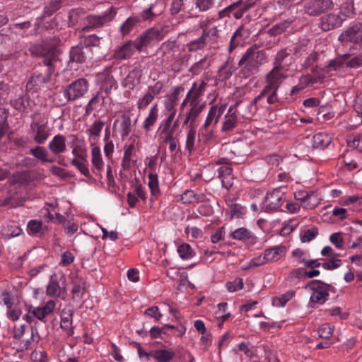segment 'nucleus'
<instances>
[{
    "label": "nucleus",
    "mask_w": 362,
    "mask_h": 362,
    "mask_svg": "<svg viewBox=\"0 0 362 362\" xmlns=\"http://www.w3.org/2000/svg\"><path fill=\"white\" fill-rule=\"evenodd\" d=\"M207 33L206 29L202 32V35L197 39L193 40L186 45L188 51L190 52H196L203 49L207 44Z\"/></svg>",
    "instance_id": "25"
},
{
    "label": "nucleus",
    "mask_w": 362,
    "mask_h": 362,
    "mask_svg": "<svg viewBox=\"0 0 362 362\" xmlns=\"http://www.w3.org/2000/svg\"><path fill=\"white\" fill-rule=\"evenodd\" d=\"M52 276L46 288L47 296L52 298H65L66 290L64 287H61L59 282L52 279Z\"/></svg>",
    "instance_id": "20"
},
{
    "label": "nucleus",
    "mask_w": 362,
    "mask_h": 362,
    "mask_svg": "<svg viewBox=\"0 0 362 362\" xmlns=\"http://www.w3.org/2000/svg\"><path fill=\"white\" fill-rule=\"evenodd\" d=\"M334 4L332 0H313L307 3L304 8L309 16H317L332 9Z\"/></svg>",
    "instance_id": "7"
},
{
    "label": "nucleus",
    "mask_w": 362,
    "mask_h": 362,
    "mask_svg": "<svg viewBox=\"0 0 362 362\" xmlns=\"http://www.w3.org/2000/svg\"><path fill=\"white\" fill-rule=\"evenodd\" d=\"M318 235V229L313 226L305 231L300 236V240L303 243H308L313 240Z\"/></svg>",
    "instance_id": "61"
},
{
    "label": "nucleus",
    "mask_w": 362,
    "mask_h": 362,
    "mask_svg": "<svg viewBox=\"0 0 362 362\" xmlns=\"http://www.w3.org/2000/svg\"><path fill=\"white\" fill-rule=\"evenodd\" d=\"M135 49L134 42L129 40L115 49L112 57L119 60L129 59L134 54Z\"/></svg>",
    "instance_id": "14"
},
{
    "label": "nucleus",
    "mask_w": 362,
    "mask_h": 362,
    "mask_svg": "<svg viewBox=\"0 0 362 362\" xmlns=\"http://www.w3.org/2000/svg\"><path fill=\"white\" fill-rule=\"evenodd\" d=\"M231 236L235 240L245 241L252 238V233L248 229L243 227L234 230L231 233Z\"/></svg>",
    "instance_id": "42"
},
{
    "label": "nucleus",
    "mask_w": 362,
    "mask_h": 362,
    "mask_svg": "<svg viewBox=\"0 0 362 362\" xmlns=\"http://www.w3.org/2000/svg\"><path fill=\"white\" fill-rule=\"evenodd\" d=\"M70 59L73 62L83 64L87 59L93 57V52L83 46L73 47L70 51Z\"/></svg>",
    "instance_id": "13"
},
{
    "label": "nucleus",
    "mask_w": 362,
    "mask_h": 362,
    "mask_svg": "<svg viewBox=\"0 0 362 362\" xmlns=\"http://www.w3.org/2000/svg\"><path fill=\"white\" fill-rule=\"evenodd\" d=\"M158 52L162 56L164 61L172 64L173 60L180 53V48L176 41L168 40L161 45Z\"/></svg>",
    "instance_id": "9"
},
{
    "label": "nucleus",
    "mask_w": 362,
    "mask_h": 362,
    "mask_svg": "<svg viewBox=\"0 0 362 362\" xmlns=\"http://www.w3.org/2000/svg\"><path fill=\"white\" fill-rule=\"evenodd\" d=\"M329 241L333 244L337 249L344 248V239L341 233L337 232L334 233L329 236Z\"/></svg>",
    "instance_id": "62"
},
{
    "label": "nucleus",
    "mask_w": 362,
    "mask_h": 362,
    "mask_svg": "<svg viewBox=\"0 0 362 362\" xmlns=\"http://www.w3.org/2000/svg\"><path fill=\"white\" fill-rule=\"evenodd\" d=\"M0 303H4L7 308L14 305V296L8 290H4L0 295Z\"/></svg>",
    "instance_id": "46"
},
{
    "label": "nucleus",
    "mask_w": 362,
    "mask_h": 362,
    "mask_svg": "<svg viewBox=\"0 0 362 362\" xmlns=\"http://www.w3.org/2000/svg\"><path fill=\"white\" fill-rule=\"evenodd\" d=\"M214 0H196V7L201 12L209 11L214 5Z\"/></svg>",
    "instance_id": "64"
},
{
    "label": "nucleus",
    "mask_w": 362,
    "mask_h": 362,
    "mask_svg": "<svg viewBox=\"0 0 362 362\" xmlns=\"http://www.w3.org/2000/svg\"><path fill=\"white\" fill-rule=\"evenodd\" d=\"M208 66L206 57L201 59L199 62L194 63L189 69V71L193 75L199 74L204 69Z\"/></svg>",
    "instance_id": "51"
},
{
    "label": "nucleus",
    "mask_w": 362,
    "mask_h": 362,
    "mask_svg": "<svg viewBox=\"0 0 362 362\" xmlns=\"http://www.w3.org/2000/svg\"><path fill=\"white\" fill-rule=\"evenodd\" d=\"M100 45V38L95 35H90L84 37L83 47L93 50V47H99Z\"/></svg>",
    "instance_id": "47"
},
{
    "label": "nucleus",
    "mask_w": 362,
    "mask_h": 362,
    "mask_svg": "<svg viewBox=\"0 0 362 362\" xmlns=\"http://www.w3.org/2000/svg\"><path fill=\"white\" fill-rule=\"evenodd\" d=\"M218 177L221 179L222 186L226 189L232 187L233 183L228 180L231 179L232 168L228 166H222L218 170Z\"/></svg>",
    "instance_id": "34"
},
{
    "label": "nucleus",
    "mask_w": 362,
    "mask_h": 362,
    "mask_svg": "<svg viewBox=\"0 0 362 362\" xmlns=\"http://www.w3.org/2000/svg\"><path fill=\"white\" fill-rule=\"evenodd\" d=\"M14 44V37L13 33H3L0 31V49H7L12 47Z\"/></svg>",
    "instance_id": "45"
},
{
    "label": "nucleus",
    "mask_w": 362,
    "mask_h": 362,
    "mask_svg": "<svg viewBox=\"0 0 362 362\" xmlns=\"http://www.w3.org/2000/svg\"><path fill=\"white\" fill-rule=\"evenodd\" d=\"M141 76L136 70H132L124 78L123 85L129 89H133L136 85L139 83Z\"/></svg>",
    "instance_id": "38"
},
{
    "label": "nucleus",
    "mask_w": 362,
    "mask_h": 362,
    "mask_svg": "<svg viewBox=\"0 0 362 362\" xmlns=\"http://www.w3.org/2000/svg\"><path fill=\"white\" fill-rule=\"evenodd\" d=\"M294 197L296 199L302 202L303 206L304 207L308 199H313L315 198V193L313 191L308 192L304 190H299L295 192Z\"/></svg>",
    "instance_id": "55"
},
{
    "label": "nucleus",
    "mask_w": 362,
    "mask_h": 362,
    "mask_svg": "<svg viewBox=\"0 0 362 362\" xmlns=\"http://www.w3.org/2000/svg\"><path fill=\"white\" fill-rule=\"evenodd\" d=\"M206 86V83L204 81H201L199 84L194 83L192 87L187 95L186 99L182 103V106L185 105L187 100L192 102H199L198 98L204 94Z\"/></svg>",
    "instance_id": "18"
},
{
    "label": "nucleus",
    "mask_w": 362,
    "mask_h": 362,
    "mask_svg": "<svg viewBox=\"0 0 362 362\" xmlns=\"http://www.w3.org/2000/svg\"><path fill=\"white\" fill-rule=\"evenodd\" d=\"M115 8L111 7L108 11L100 16H89L88 21L92 28L103 26L105 23L111 21L116 15Z\"/></svg>",
    "instance_id": "15"
},
{
    "label": "nucleus",
    "mask_w": 362,
    "mask_h": 362,
    "mask_svg": "<svg viewBox=\"0 0 362 362\" xmlns=\"http://www.w3.org/2000/svg\"><path fill=\"white\" fill-rule=\"evenodd\" d=\"M158 117V110L157 105H155L151 107L149 113L144 122L143 129L146 132H149L157 121Z\"/></svg>",
    "instance_id": "35"
},
{
    "label": "nucleus",
    "mask_w": 362,
    "mask_h": 362,
    "mask_svg": "<svg viewBox=\"0 0 362 362\" xmlns=\"http://www.w3.org/2000/svg\"><path fill=\"white\" fill-rule=\"evenodd\" d=\"M260 102V96L255 97L250 103H248L242 110L243 117L245 119L251 118L259 109L258 103Z\"/></svg>",
    "instance_id": "36"
},
{
    "label": "nucleus",
    "mask_w": 362,
    "mask_h": 362,
    "mask_svg": "<svg viewBox=\"0 0 362 362\" xmlns=\"http://www.w3.org/2000/svg\"><path fill=\"white\" fill-rule=\"evenodd\" d=\"M62 6L61 0L51 1L44 8V15L50 16L58 11Z\"/></svg>",
    "instance_id": "48"
},
{
    "label": "nucleus",
    "mask_w": 362,
    "mask_h": 362,
    "mask_svg": "<svg viewBox=\"0 0 362 362\" xmlns=\"http://www.w3.org/2000/svg\"><path fill=\"white\" fill-rule=\"evenodd\" d=\"M177 252L180 257L184 259H189L195 255L191 246L187 243L180 245L177 248Z\"/></svg>",
    "instance_id": "43"
},
{
    "label": "nucleus",
    "mask_w": 362,
    "mask_h": 362,
    "mask_svg": "<svg viewBox=\"0 0 362 362\" xmlns=\"http://www.w3.org/2000/svg\"><path fill=\"white\" fill-rule=\"evenodd\" d=\"M266 60V52L257 47H250L242 55L238 62L241 68L240 74L244 78H248L259 72V67L264 64Z\"/></svg>",
    "instance_id": "2"
},
{
    "label": "nucleus",
    "mask_w": 362,
    "mask_h": 362,
    "mask_svg": "<svg viewBox=\"0 0 362 362\" xmlns=\"http://www.w3.org/2000/svg\"><path fill=\"white\" fill-rule=\"evenodd\" d=\"M242 103L241 100H238L234 105L229 107L227 114L224 117L221 130L227 132L232 131L238 124V117L235 108Z\"/></svg>",
    "instance_id": "12"
},
{
    "label": "nucleus",
    "mask_w": 362,
    "mask_h": 362,
    "mask_svg": "<svg viewBox=\"0 0 362 362\" xmlns=\"http://www.w3.org/2000/svg\"><path fill=\"white\" fill-rule=\"evenodd\" d=\"M148 187L151 189V192L152 195H157L159 194V185H158V178L156 174L150 173L148 175Z\"/></svg>",
    "instance_id": "54"
},
{
    "label": "nucleus",
    "mask_w": 362,
    "mask_h": 362,
    "mask_svg": "<svg viewBox=\"0 0 362 362\" xmlns=\"http://www.w3.org/2000/svg\"><path fill=\"white\" fill-rule=\"evenodd\" d=\"M341 42L362 43V23H356L343 31L339 37Z\"/></svg>",
    "instance_id": "8"
},
{
    "label": "nucleus",
    "mask_w": 362,
    "mask_h": 362,
    "mask_svg": "<svg viewBox=\"0 0 362 362\" xmlns=\"http://www.w3.org/2000/svg\"><path fill=\"white\" fill-rule=\"evenodd\" d=\"M190 59L191 55L189 54H181L180 52L172 62V69L175 71H180L182 66H187Z\"/></svg>",
    "instance_id": "40"
},
{
    "label": "nucleus",
    "mask_w": 362,
    "mask_h": 362,
    "mask_svg": "<svg viewBox=\"0 0 362 362\" xmlns=\"http://www.w3.org/2000/svg\"><path fill=\"white\" fill-rule=\"evenodd\" d=\"M88 87L89 83L86 78H78L63 89V96L66 103L75 101L83 97L88 92Z\"/></svg>",
    "instance_id": "4"
},
{
    "label": "nucleus",
    "mask_w": 362,
    "mask_h": 362,
    "mask_svg": "<svg viewBox=\"0 0 362 362\" xmlns=\"http://www.w3.org/2000/svg\"><path fill=\"white\" fill-rule=\"evenodd\" d=\"M30 134L33 139L37 144H43L49 136L47 122H45L40 113L31 115Z\"/></svg>",
    "instance_id": "3"
},
{
    "label": "nucleus",
    "mask_w": 362,
    "mask_h": 362,
    "mask_svg": "<svg viewBox=\"0 0 362 362\" xmlns=\"http://www.w3.org/2000/svg\"><path fill=\"white\" fill-rule=\"evenodd\" d=\"M255 5V2L252 1L251 0L245 1L239 0L230 4V8L233 17L235 19H240L243 16L245 12L254 7Z\"/></svg>",
    "instance_id": "16"
},
{
    "label": "nucleus",
    "mask_w": 362,
    "mask_h": 362,
    "mask_svg": "<svg viewBox=\"0 0 362 362\" xmlns=\"http://www.w3.org/2000/svg\"><path fill=\"white\" fill-rule=\"evenodd\" d=\"M59 42V38L50 37L30 47L33 54L42 57V64H39L27 83L28 90L36 92L50 81L51 76L54 72L55 64L59 61L60 52L57 47Z\"/></svg>",
    "instance_id": "1"
},
{
    "label": "nucleus",
    "mask_w": 362,
    "mask_h": 362,
    "mask_svg": "<svg viewBox=\"0 0 362 362\" xmlns=\"http://www.w3.org/2000/svg\"><path fill=\"white\" fill-rule=\"evenodd\" d=\"M294 294L295 292L293 291H289L279 297L274 298L272 300V304L276 306H284L286 303L293 298Z\"/></svg>",
    "instance_id": "49"
},
{
    "label": "nucleus",
    "mask_w": 362,
    "mask_h": 362,
    "mask_svg": "<svg viewBox=\"0 0 362 362\" xmlns=\"http://www.w3.org/2000/svg\"><path fill=\"white\" fill-rule=\"evenodd\" d=\"M200 195H197L192 190H187L181 195V200L184 204H190L199 202Z\"/></svg>",
    "instance_id": "60"
},
{
    "label": "nucleus",
    "mask_w": 362,
    "mask_h": 362,
    "mask_svg": "<svg viewBox=\"0 0 362 362\" xmlns=\"http://www.w3.org/2000/svg\"><path fill=\"white\" fill-rule=\"evenodd\" d=\"M168 30L165 28H152L143 33L134 42V47L137 50H141L144 47L147 46L152 40H161L165 36Z\"/></svg>",
    "instance_id": "5"
},
{
    "label": "nucleus",
    "mask_w": 362,
    "mask_h": 362,
    "mask_svg": "<svg viewBox=\"0 0 362 362\" xmlns=\"http://www.w3.org/2000/svg\"><path fill=\"white\" fill-rule=\"evenodd\" d=\"M234 72L233 67L229 64L228 60L226 61L218 71L219 76L222 79H228Z\"/></svg>",
    "instance_id": "53"
},
{
    "label": "nucleus",
    "mask_w": 362,
    "mask_h": 362,
    "mask_svg": "<svg viewBox=\"0 0 362 362\" xmlns=\"http://www.w3.org/2000/svg\"><path fill=\"white\" fill-rule=\"evenodd\" d=\"M225 106L218 107L217 105H213L211 107L205 122V127H211L218 123L220 117L223 113Z\"/></svg>",
    "instance_id": "22"
},
{
    "label": "nucleus",
    "mask_w": 362,
    "mask_h": 362,
    "mask_svg": "<svg viewBox=\"0 0 362 362\" xmlns=\"http://www.w3.org/2000/svg\"><path fill=\"white\" fill-rule=\"evenodd\" d=\"M199 141H202L204 144L209 143L214 137L213 129L210 127H205V124L200 129L199 132Z\"/></svg>",
    "instance_id": "44"
},
{
    "label": "nucleus",
    "mask_w": 362,
    "mask_h": 362,
    "mask_svg": "<svg viewBox=\"0 0 362 362\" xmlns=\"http://www.w3.org/2000/svg\"><path fill=\"white\" fill-rule=\"evenodd\" d=\"M319 77L313 76L310 74L302 76L299 79V83L304 88L308 87V86L315 83L318 81Z\"/></svg>",
    "instance_id": "63"
},
{
    "label": "nucleus",
    "mask_w": 362,
    "mask_h": 362,
    "mask_svg": "<svg viewBox=\"0 0 362 362\" xmlns=\"http://www.w3.org/2000/svg\"><path fill=\"white\" fill-rule=\"evenodd\" d=\"M286 71L279 68L274 67L266 75L265 79L267 85L264 87L267 88L279 89L284 79L286 78L284 74Z\"/></svg>",
    "instance_id": "10"
},
{
    "label": "nucleus",
    "mask_w": 362,
    "mask_h": 362,
    "mask_svg": "<svg viewBox=\"0 0 362 362\" xmlns=\"http://www.w3.org/2000/svg\"><path fill=\"white\" fill-rule=\"evenodd\" d=\"M134 144L132 143L129 145H125L124 146V156L122 162V168L124 170H129L131 167V161L132 158L134 156Z\"/></svg>",
    "instance_id": "32"
},
{
    "label": "nucleus",
    "mask_w": 362,
    "mask_h": 362,
    "mask_svg": "<svg viewBox=\"0 0 362 362\" xmlns=\"http://www.w3.org/2000/svg\"><path fill=\"white\" fill-rule=\"evenodd\" d=\"M103 126L104 122L101 120L94 122L90 128L88 129V135L90 137H98L101 133Z\"/></svg>",
    "instance_id": "57"
},
{
    "label": "nucleus",
    "mask_w": 362,
    "mask_h": 362,
    "mask_svg": "<svg viewBox=\"0 0 362 362\" xmlns=\"http://www.w3.org/2000/svg\"><path fill=\"white\" fill-rule=\"evenodd\" d=\"M21 315L22 310L18 305H13L11 308H7L6 316L13 322L18 320Z\"/></svg>",
    "instance_id": "59"
},
{
    "label": "nucleus",
    "mask_w": 362,
    "mask_h": 362,
    "mask_svg": "<svg viewBox=\"0 0 362 362\" xmlns=\"http://www.w3.org/2000/svg\"><path fill=\"white\" fill-rule=\"evenodd\" d=\"M344 21L345 18L341 16L329 13L320 18V27L323 31H329L340 27Z\"/></svg>",
    "instance_id": "11"
},
{
    "label": "nucleus",
    "mask_w": 362,
    "mask_h": 362,
    "mask_svg": "<svg viewBox=\"0 0 362 362\" xmlns=\"http://www.w3.org/2000/svg\"><path fill=\"white\" fill-rule=\"evenodd\" d=\"M119 125L120 135L122 138L127 136L131 132V119L129 115L123 114L121 116Z\"/></svg>",
    "instance_id": "41"
},
{
    "label": "nucleus",
    "mask_w": 362,
    "mask_h": 362,
    "mask_svg": "<svg viewBox=\"0 0 362 362\" xmlns=\"http://www.w3.org/2000/svg\"><path fill=\"white\" fill-rule=\"evenodd\" d=\"M151 356L158 362H169L175 356V353L170 350L158 349L151 351Z\"/></svg>",
    "instance_id": "33"
},
{
    "label": "nucleus",
    "mask_w": 362,
    "mask_h": 362,
    "mask_svg": "<svg viewBox=\"0 0 362 362\" xmlns=\"http://www.w3.org/2000/svg\"><path fill=\"white\" fill-rule=\"evenodd\" d=\"M91 157V162L93 167L98 171H102L104 168V162L103 160L100 149L99 147L95 146L92 148Z\"/></svg>",
    "instance_id": "37"
},
{
    "label": "nucleus",
    "mask_w": 362,
    "mask_h": 362,
    "mask_svg": "<svg viewBox=\"0 0 362 362\" xmlns=\"http://www.w3.org/2000/svg\"><path fill=\"white\" fill-rule=\"evenodd\" d=\"M191 109L185 118V124L187 123L189 121H190L191 124L194 122L197 117L199 115V114L203 111L204 108L205 107L204 103H200L199 102H192L189 101Z\"/></svg>",
    "instance_id": "29"
},
{
    "label": "nucleus",
    "mask_w": 362,
    "mask_h": 362,
    "mask_svg": "<svg viewBox=\"0 0 362 362\" xmlns=\"http://www.w3.org/2000/svg\"><path fill=\"white\" fill-rule=\"evenodd\" d=\"M332 141V137L327 133L320 132L313 137V147L314 148L323 149L329 146Z\"/></svg>",
    "instance_id": "28"
},
{
    "label": "nucleus",
    "mask_w": 362,
    "mask_h": 362,
    "mask_svg": "<svg viewBox=\"0 0 362 362\" xmlns=\"http://www.w3.org/2000/svg\"><path fill=\"white\" fill-rule=\"evenodd\" d=\"M308 286H310L313 291H329L333 288L330 285L319 280L312 281Z\"/></svg>",
    "instance_id": "52"
},
{
    "label": "nucleus",
    "mask_w": 362,
    "mask_h": 362,
    "mask_svg": "<svg viewBox=\"0 0 362 362\" xmlns=\"http://www.w3.org/2000/svg\"><path fill=\"white\" fill-rule=\"evenodd\" d=\"M284 201V192L279 189H274L273 191L267 193L262 209L266 212H273L278 210Z\"/></svg>",
    "instance_id": "6"
},
{
    "label": "nucleus",
    "mask_w": 362,
    "mask_h": 362,
    "mask_svg": "<svg viewBox=\"0 0 362 362\" xmlns=\"http://www.w3.org/2000/svg\"><path fill=\"white\" fill-rule=\"evenodd\" d=\"M71 164L73 166L76 167L80 171V173L82 175H83L85 177H90V173L89 169L85 163L81 162V160H79L76 158H74L71 160Z\"/></svg>",
    "instance_id": "56"
},
{
    "label": "nucleus",
    "mask_w": 362,
    "mask_h": 362,
    "mask_svg": "<svg viewBox=\"0 0 362 362\" xmlns=\"http://www.w3.org/2000/svg\"><path fill=\"white\" fill-rule=\"evenodd\" d=\"M277 90L278 89L267 88V87H264L257 96H260V101L262 98L267 96V103L270 105L274 104L279 100L277 97Z\"/></svg>",
    "instance_id": "39"
},
{
    "label": "nucleus",
    "mask_w": 362,
    "mask_h": 362,
    "mask_svg": "<svg viewBox=\"0 0 362 362\" xmlns=\"http://www.w3.org/2000/svg\"><path fill=\"white\" fill-rule=\"evenodd\" d=\"M105 96L106 95H104L102 92H98L95 96H93L85 107L86 115H90L93 110H97L105 102Z\"/></svg>",
    "instance_id": "27"
},
{
    "label": "nucleus",
    "mask_w": 362,
    "mask_h": 362,
    "mask_svg": "<svg viewBox=\"0 0 362 362\" xmlns=\"http://www.w3.org/2000/svg\"><path fill=\"white\" fill-rule=\"evenodd\" d=\"M11 105L20 112H27L30 107V97L27 94H21L10 101Z\"/></svg>",
    "instance_id": "23"
},
{
    "label": "nucleus",
    "mask_w": 362,
    "mask_h": 362,
    "mask_svg": "<svg viewBox=\"0 0 362 362\" xmlns=\"http://www.w3.org/2000/svg\"><path fill=\"white\" fill-rule=\"evenodd\" d=\"M292 57L286 49H280L274 58V67L287 71L292 63Z\"/></svg>",
    "instance_id": "19"
},
{
    "label": "nucleus",
    "mask_w": 362,
    "mask_h": 362,
    "mask_svg": "<svg viewBox=\"0 0 362 362\" xmlns=\"http://www.w3.org/2000/svg\"><path fill=\"white\" fill-rule=\"evenodd\" d=\"M139 21V20L135 17H129L126 21L121 25L120 30L123 35L130 33L133 29L134 26Z\"/></svg>",
    "instance_id": "50"
},
{
    "label": "nucleus",
    "mask_w": 362,
    "mask_h": 362,
    "mask_svg": "<svg viewBox=\"0 0 362 362\" xmlns=\"http://www.w3.org/2000/svg\"><path fill=\"white\" fill-rule=\"evenodd\" d=\"M29 153L44 163H52L55 160L54 158L49 157V152L42 146H37L30 148Z\"/></svg>",
    "instance_id": "26"
},
{
    "label": "nucleus",
    "mask_w": 362,
    "mask_h": 362,
    "mask_svg": "<svg viewBox=\"0 0 362 362\" xmlns=\"http://www.w3.org/2000/svg\"><path fill=\"white\" fill-rule=\"evenodd\" d=\"M163 11V4L161 1L151 4L148 8L144 10L141 14L142 20L151 21L160 15Z\"/></svg>",
    "instance_id": "21"
},
{
    "label": "nucleus",
    "mask_w": 362,
    "mask_h": 362,
    "mask_svg": "<svg viewBox=\"0 0 362 362\" xmlns=\"http://www.w3.org/2000/svg\"><path fill=\"white\" fill-rule=\"evenodd\" d=\"M285 252L286 247L279 245L265 250L264 255L267 262H276L281 258V254Z\"/></svg>",
    "instance_id": "31"
},
{
    "label": "nucleus",
    "mask_w": 362,
    "mask_h": 362,
    "mask_svg": "<svg viewBox=\"0 0 362 362\" xmlns=\"http://www.w3.org/2000/svg\"><path fill=\"white\" fill-rule=\"evenodd\" d=\"M66 138L64 135H55L48 144V148L54 156H59L66 149Z\"/></svg>",
    "instance_id": "17"
},
{
    "label": "nucleus",
    "mask_w": 362,
    "mask_h": 362,
    "mask_svg": "<svg viewBox=\"0 0 362 362\" xmlns=\"http://www.w3.org/2000/svg\"><path fill=\"white\" fill-rule=\"evenodd\" d=\"M350 57L349 54H343L331 60L328 65L323 69L325 74H329L331 71H337L345 64L346 60Z\"/></svg>",
    "instance_id": "30"
},
{
    "label": "nucleus",
    "mask_w": 362,
    "mask_h": 362,
    "mask_svg": "<svg viewBox=\"0 0 362 362\" xmlns=\"http://www.w3.org/2000/svg\"><path fill=\"white\" fill-rule=\"evenodd\" d=\"M329 295V291H313L310 296V300L318 304H323Z\"/></svg>",
    "instance_id": "58"
},
{
    "label": "nucleus",
    "mask_w": 362,
    "mask_h": 362,
    "mask_svg": "<svg viewBox=\"0 0 362 362\" xmlns=\"http://www.w3.org/2000/svg\"><path fill=\"white\" fill-rule=\"evenodd\" d=\"M73 287L71 293L74 300H80L86 293V283L83 279L76 276L72 281Z\"/></svg>",
    "instance_id": "24"
}]
</instances>
